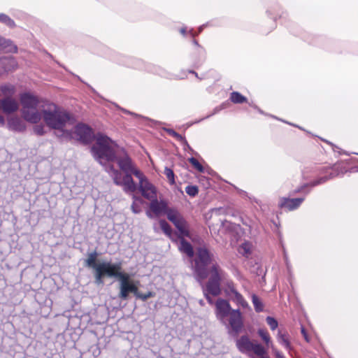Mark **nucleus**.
I'll use <instances>...</instances> for the list:
<instances>
[{
    "instance_id": "obj_37",
    "label": "nucleus",
    "mask_w": 358,
    "mask_h": 358,
    "mask_svg": "<svg viewBox=\"0 0 358 358\" xmlns=\"http://www.w3.org/2000/svg\"><path fill=\"white\" fill-rule=\"evenodd\" d=\"M164 130L166 131L167 134H169L170 136L176 138L178 141H185V138L182 137L180 134L176 132L172 129H164Z\"/></svg>"
},
{
    "instance_id": "obj_35",
    "label": "nucleus",
    "mask_w": 358,
    "mask_h": 358,
    "mask_svg": "<svg viewBox=\"0 0 358 358\" xmlns=\"http://www.w3.org/2000/svg\"><path fill=\"white\" fill-rule=\"evenodd\" d=\"M266 321L271 330L273 331L277 329L278 323L274 317L268 316L266 319Z\"/></svg>"
},
{
    "instance_id": "obj_27",
    "label": "nucleus",
    "mask_w": 358,
    "mask_h": 358,
    "mask_svg": "<svg viewBox=\"0 0 358 358\" xmlns=\"http://www.w3.org/2000/svg\"><path fill=\"white\" fill-rule=\"evenodd\" d=\"M258 334L262 338V339L265 342L268 347L271 346V337L268 332L262 329H259L258 330Z\"/></svg>"
},
{
    "instance_id": "obj_7",
    "label": "nucleus",
    "mask_w": 358,
    "mask_h": 358,
    "mask_svg": "<svg viewBox=\"0 0 358 358\" xmlns=\"http://www.w3.org/2000/svg\"><path fill=\"white\" fill-rule=\"evenodd\" d=\"M100 271V275H95V283L97 285L103 283V278L105 276L115 278L117 273L122 271V263L112 264L109 262H103L101 263Z\"/></svg>"
},
{
    "instance_id": "obj_22",
    "label": "nucleus",
    "mask_w": 358,
    "mask_h": 358,
    "mask_svg": "<svg viewBox=\"0 0 358 358\" xmlns=\"http://www.w3.org/2000/svg\"><path fill=\"white\" fill-rule=\"evenodd\" d=\"M133 203L131 204V208L134 213H139L141 211V205L143 203V201L141 198L133 195Z\"/></svg>"
},
{
    "instance_id": "obj_33",
    "label": "nucleus",
    "mask_w": 358,
    "mask_h": 358,
    "mask_svg": "<svg viewBox=\"0 0 358 358\" xmlns=\"http://www.w3.org/2000/svg\"><path fill=\"white\" fill-rule=\"evenodd\" d=\"M189 162L198 171L201 173L204 172V169L203 166L198 162L196 159H195L194 157H191L189 159Z\"/></svg>"
},
{
    "instance_id": "obj_4",
    "label": "nucleus",
    "mask_w": 358,
    "mask_h": 358,
    "mask_svg": "<svg viewBox=\"0 0 358 358\" xmlns=\"http://www.w3.org/2000/svg\"><path fill=\"white\" fill-rule=\"evenodd\" d=\"M212 261L211 255L205 248H199L194 259V271L197 280H203L208 275L207 266Z\"/></svg>"
},
{
    "instance_id": "obj_32",
    "label": "nucleus",
    "mask_w": 358,
    "mask_h": 358,
    "mask_svg": "<svg viewBox=\"0 0 358 358\" xmlns=\"http://www.w3.org/2000/svg\"><path fill=\"white\" fill-rule=\"evenodd\" d=\"M1 91L5 95L10 96L15 92L14 87L10 85H5L1 87Z\"/></svg>"
},
{
    "instance_id": "obj_52",
    "label": "nucleus",
    "mask_w": 358,
    "mask_h": 358,
    "mask_svg": "<svg viewBox=\"0 0 358 358\" xmlns=\"http://www.w3.org/2000/svg\"><path fill=\"white\" fill-rule=\"evenodd\" d=\"M203 27H204V25H202V26H201V27H199V32H201V31H202V29H203Z\"/></svg>"
},
{
    "instance_id": "obj_49",
    "label": "nucleus",
    "mask_w": 358,
    "mask_h": 358,
    "mask_svg": "<svg viewBox=\"0 0 358 358\" xmlns=\"http://www.w3.org/2000/svg\"><path fill=\"white\" fill-rule=\"evenodd\" d=\"M5 122L4 118L3 116L0 115V125H3Z\"/></svg>"
},
{
    "instance_id": "obj_29",
    "label": "nucleus",
    "mask_w": 358,
    "mask_h": 358,
    "mask_svg": "<svg viewBox=\"0 0 358 358\" xmlns=\"http://www.w3.org/2000/svg\"><path fill=\"white\" fill-rule=\"evenodd\" d=\"M115 278L119 280L120 285L130 282L129 274L124 273L122 271L117 273Z\"/></svg>"
},
{
    "instance_id": "obj_34",
    "label": "nucleus",
    "mask_w": 358,
    "mask_h": 358,
    "mask_svg": "<svg viewBox=\"0 0 358 358\" xmlns=\"http://www.w3.org/2000/svg\"><path fill=\"white\" fill-rule=\"evenodd\" d=\"M186 193L190 196H195L198 192V187L195 185H188L185 188Z\"/></svg>"
},
{
    "instance_id": "obj_55",
    "label": "nucleus",
    "mask_w": 358,
    "mask_h": 358,
    "mask_svg": "<svg viewBox=\"0 0 358 358\" xmlns=\"http://www.w3.org/2000/svg\"><path fill=\"white\" fill-rule=\"evenodd\" d=\"M260 357H261L260 358H269V357H264V355L260 356Z\"/></svg>"
},
{
    "instance_id": "obj_36",
    "label": "nucleus",
    "mask_w": 358,
    "mask_h": 358,
    "mask_svg": "<svg viewBox=\"0 0 358 358\" xmlns=\"http://www.w3.org/2000/svg\"><path fill=\"white\" fill-rule=\"evenodd\" d=\"M34 132L38 136H43L45 134V127L43 124H36L33 128Z\"/></svg>"
},
{
    "instance_id": "obj_51",
    "label": "nucleus",
    "mask_w": 358,
    "mask_h": 358,
    "mask_svg": "<svg viewBox=\"0 0 358 358\" xmlns=\"http://www.w3.org/2000/svg\"><path fill=\"white\" fill-rule=\"evenodd\" d=\"M193 43H194L195 45L199 46V43H198V42H197V41H196V40H193Z\"/></svg>"
},
{
    "instance_id": "obj_47",
    "label": "nucleus",
    "mask_w": 358,
    "mask_h": 358,
    "mask_svg": "<svg viewBox=\"0 0 358 358\" xmlns=\"http://www.w3.org/2000/svg\"><path fill=\"white\" fill-rule=\"evenodd\" d=\"M146 215L149 218H153L155 215L154 213L149 209V210L146 211Z\"/></svg>"
},
{
    "instance_id": "obj_1",
    "label": "nucleus",
    "mask_w": 358,
    "mask_h": 358,
    "mask_svg": "<svg viewBox=\"0 0 358 358\" xmlns=\"http://www.w3.org/2000/svg\"><path fill=\"white\" fill-rule=\"evenodd\" d=\"M92 151L114 183L122 186L126 193H134L138 189L141 195L149 201L157 197L156 187L136 167L125 150L111 138L100 135Z\"/></svg>"
},
{
    "instance_id": "obj_5",
    "label": "nucleus",
    "mask_w": 358,
    "mask_h": 358,
    "mask_svg": "<svg viewBox=\"0 0 358 358\" xmlns=\"http://www.w3.org/2000/svg\"><path fill=\"white\" fill-rule=\"evenodd\" d=\"M69 131H71L73 132V137L71 138H76L80 141L83 142V143L87 144L92 141V140L94 138L96 142L92 146L91 148V152L93 155V157L95 158L96 161L99 162V160L95 157L94 155L92 148L96 144L97 138L98 137L101 136H106L108 138L107 136L103 135L102 134H97L96 136H94V132L92 129L88 127L87 125L85 124H78L75 127L74 129H69Z\"/></svg>"
},
{
    "instance_id": "obj_11",
    "label": "nucleus",
    "mask_w": 358,
    "mask_h": 358,
    "mask_svg": "<svg viewBox=\"0 0 358 358\" xmlns=\"http://www.w3.org/2000/svg\"><path fill=\"white\" fill-rule=\"evenodd\" d=\"M149 208L155 217H158L162 214H166L167 216L169 212L172 210V208L168 206V202L166 200L159 201L157 197L150 201Z\"/></svg>"
},
{
    "instance_id": "obj_3",
    "label": "nucleus",
    "mask_w": 358,
    "mask_h": 358,
    "mask_svg": "<svg viewBox=\"0 0 358 358\" xmlns=\"http://www.w3.org/2000/svg\"><path fill=\"white\" fill-rule=\"evenodd\" d=\"M210 273V276L205 285L203 280H197L202 287L203 292L210 293L212 296H217L221 293L220 282L226 279L227 274L217 264L212 265Z\"/></svg>"
},
{
    "instance_id": "obj_39",
    "label": "nucleus",
    "mask_w": 358,
    "mask_h": 358,
    "mask_svg": "<svg viewBox=\"0 0 358 358\" xmlns=\"http://www.w3.org/2000/svg\"><path fill=\"white\" fill-rule=\"evenodd\" d=\"M154 296V294H153V293H152V292H148V293H146V294H141V293H139V294H138V297H137V298L141 299H142L143 301H145V300H147L148 299H149V298H150V297H152V296Z\"/></svg>"
},
{
    "instance_id": "obj_17",
    "label": "nucleus",
    "mask_w": 358,
    "mask_h": 358,
    "mask_svg": "<svg viewBox=\"0 0 358 358\" xmlns=\"http://www.w3.org/2000/svg\"><path fill=\"white\" fill-rule=\"evenodd\" d=\"M8 127L11 130L22 132L26 129V125L22 120L18 117H13L8 120Z\"/></svg>"
},
{
    "instance_id": "obj_9",
    "label": "nucleus",
    "mask_w": 358,
    "mask_h": 358,
    "mask_svg": "<svg viewBox=\"0 0 358 358\" xmlns=\"http://www.w3.org/2000/svg\"><path fill=\"white\" fill-rule=\"evenodd\" d=\"M231 309L229 303L223 299H218L215 302V315L218 320L226 324V318L231 313Z\"/></svg>"
},
{
    "instance_id": "obj_8",
    "label": "nucleus",
    "mask_w": 358,
    "mask_h": 358,
    "mask_svg": "<svg viewBox=\"0 0 358 358\" xmlns=\"http://www.w3.org/2000/svg\"><path fill=\"white\" fill-rule=\"evenodd\" d=\"M167 218L175 225L182 236H190L187 223L177 210L172 208V210L169 212Z\"/></svg>"
},
{
    "instance_id": "obj_24",
    "label": "nucleus",
    "mask_w": 358,
    "mask_h": 358,
    "mask_svg": "<svg viewBox=\"0 0 358 358\" xmlns=\"http://www.w3.org/2000/svg\"><path fill=\"white\" fill-rule=\"evenodd\" d=\"M252 302L257 313L262 312L264 310V304L261 299L255 294L252 295Z\"/></svg>"
},
{
    "instance_id": "obj_43",
    "label": "nucleus",
    "mask_w": 358,
    "mask_h": 358,
    "mask_svg": "<svg viewBox=\"0 0 358 358\" xmlns=\"http://www.w3.org/2000/svg\"><path fill=\"white\" fill-rule=\"evenodd\" d=\"M2 62L4 63L5 62H8V63H10L11 65H14L15 64V62L14 60V59L13 57H8V58H3L1 59Z\"/></svg>"
},
{
    "instance_id": "obj_41",
    "label": "nucleus",
    "mask_w": 358,
    "mask_h": 358,
    "mask_svg": "<svg viewBox=\"0 0 358 358\" xmlns=\"http://www.w3.org/2000/svg\"><path fill=\"white\" fill-rule=\"evenodd\" d=\"M224 104H222V105H221V106H219L215 107V108H214V110H213V113H211V114L208 115L206 117V118H208V117H210V116H212V115H215V114H216V113H219L221 110H222V109H224Z\"/></svg>"
},
{
    "instance_id": "obj_50",
    "label": "nucleus",
    "mask_w": 358,
    "mask_h": 358,
    "mask_svg": "<svg viewBox=\"0 0 358 358\" xmlns=\"http://www.w3.org/2000/svg\"><path fill=\"white\" fill-rule=\"evenodd\" d=\"M180 31V33L182 35H185V34H186V28H181Z\"/></svg>"
},
{
    "instance_id": "obj_13",
    "label": "nucleus",
    "mask_w": 358,
    "mask_h": 358,
    "mask_svg": "<svg viewBox=\"0 0 358 358\" xmlns=\"http://www.w3.org/2000/svg\"><path fill=\"white\" fill-rule=\"evenodd\" d=\"M326 168H320L317 166H307L305 167L302 171L303 179L308 180L312 178L316 177L318 179L320 177H322L321 175L324 173ZM328 180L332 178L334 176L331 174L329 176H327Z\"/></svg>"
},
{
    "instance_id": "obj_46",
    "label": "nucleus",
    "mask_w": 358,
    "mask_h": 358,
    "mask_svg": "<svg viewBox=\"0 0 358 358\" xmlns=\"http://www.w3.org/2000/svg\"><path fill=\"white\" fill-rule=\"evenodd\" d=\"M301 334L303 336L305 340L307 341V342H309V338H308V334L305 330V329L303 327H301Z\"/></svg>"
},
{
    "instance_id": "obj_26",
    "label": "nucleus",
    "mask_w": 358,
    "mask_h": 358,
    "mask_svg": "<svg viewBox=\"0 0 358 358\" xmlns=\"http://www.w3.org/2000/svg\"><path fill=\"white\" fill-rule=\"evenodd\" d=\"M159 226L163 232L170 238L172 237V229L167 222L164 220L159 221Z\"/></svg>"
},
{
    "instance_id": "obj_10",
    "label": "nucleus",
    "mask_w": 358,
    "mask_h": 358,
    "mask_svg": "<svg viewBox=\"0 0 358 358\" xmlns=\"http://www.w3.org/2000/svg\"><path fill=\"white\" fill-rule=\"evenodd\" d=\"M229 317V325L231 331L238 334L243 327V319L239 309L232 310Z\"/></svg>"
},
{
    "instance_id": "obj_14",
    "label": "nucleus",
    "mask_w": 358,
    "mask_h": 358,
    "mask_svg": "<svg viewBox=\"0 0 358 358\" xmlns=\"http://www.w3.org/2000/svg\"><path fill=\"white\" fill-rule=\"evenodd\" d=\"M304 201V198L289 199L281 198L279 206L282 208H287L289 210H293L299 208Z\"/></svg>"
},
{
    "instance_id": "obj_28",
    "label": "nucleus",
    "mask_w": 358,
    "mask_h": 358,
    "mask_svg": "<svg viewBox=\"0 0 358 358\" xmlns=\"http://www.w3.org/2000/svg\"><path fill=\"white\" fill-rule=\"evenodd\" d=\"M0 22L9 27H14L15 26V22L9 16L3 13L0 14Z\"/></svg>"
},
{
    "instance_id": "obj_20",
    "label": "nucleus",
    "mask_w": 358,
    "mask_h": 358,
    "mask_svg": "<svg viewBox=\"0 0 358 358\" xmlns=\"http://www.w3.org/2000/svg\"><path fill=\"white\" fill-rule=\"evenodd\" d=\"M328 180L327 177H320L318 179L313 180L308 183H306L301 185L299 188L294 191V193L302 192L305 188L310 187H313L320 185H322Z\"/></svg>"
},
{
    "instance_id": "obj_53",
    "label": "nucleus",
    "mask_w": 358,
    "mask_h": 358,
    "mask_svg": "<svg viewBox=\"0 0 358 358\" xmlns=\"http://www.w3.org/2000/svg\"><path fill=\"white\" fill-rule=\"evenodd\" d=\"M189 73H194L197 76V73L194 71H190Z\"/></svg>"
},
{
    "instance_id": "obj_18",
    "label": "nucleus",
    "mask_w": 358,
    "mask_h": 358,
    "mask_svg": "<svg viewBox=\"0 0 358 358\" xmlns=\"http://www.w3.org/2000/svg\"><path fill=\"white\" fill-rule=\"evenodd\" d=\"M0 50L5 52H16L17 48L10 40L0 37Z\"/></svg>"
},
{
    "instance_id": "obj_25",
    "label": "nucleus",
    "mask_w": 358,
    "mask_h": 358,
    "mask_svg": "<svg viewBox=\"0 0 358 358\" xmlns=\"http://www.w3.org/2000/svg\"><path fill=\"white\" fill-rule=\"evenodd\" d=\"M277 340L278 343L284 346L286 349H290V343L286 334H282L280 331H279L277 336Z\"/></svg>"
},
{
    "instance_id": "obj_38",
    "label": "nucleus",
    "mask_w": 358,
    "mask_h": 358,
    "mask_svg": "<svg viewBox=\"0 0 358 358\" xmlns=\"http://www.w3.org/2000/svg\"><path fill=\"white\" fill-rule=\"evenodd\" d=\"M120 110H121L123 113H126V114L131 115L134 116L135 117H138V118L143 119V120H145L151 121V120H150V119H148V117H143V116H142V115H138V114L134 113L131 112V111H129V110H126V109H124V108H120Z\"/></svg>"
},
{
    "instance_id": "obj_48",
    "label": "nucleus",
    "mask_w": 358,
    "mask_h": 358,
    "mask_svg": "<svg viewBox=\"0 0 358 358\" xmlns=\"http://www.w3.org/2000/svg\"><path fill=\"white\" fill-rule=\"evenodd\" d=\"M250 105L252 106L254 108L257 109L258 112H259L260 113H263V111L260 108H259L256 105H253L252 103H250Z\"/></svg>"
},
{
    "instance_id": "obj_16",
    "label": "nucleus",
    "mask_w": 358,
    "mask_h": 358,
    "mask_svg": "<svg viewBox=\"0 0 358 358\" xmlns=\"http://www.w3.org/2000/svg\"><path fill=\"white\" fill-rule=\"evenodd\" d=\"M97 255H98L96 252H93L89 254L87 259L85 260L86 266L92 268L94 270V275L101 274L100 267H101V263H96Z\"/></svg>"
},
{
    "instance_id": "obj_6",
    "label": "nucleus",
    "mask_w": 358,
    "mask_h": 358,
    "mask_svg": "<svg viewBox=\"0 0 358 358\" xmlns=\"http://www.w3.org/2000/svg\"><path fill=\"white\" fill-rule=\"evenodd\" d=\"M238 350L243 353L253 352L257 356H262L266 353V349L259 343L250 341L248 336H242L236 341Z\"/></svg>"
},
{
    "instance_id": "obj_15",
    "label": "nucleus",
    "mask_w": 358,
    "mask_h": 358,
    "mask_svg": "<svg viewBox=\"0 0 358 358\" xmlns=\"http://www.w3.org/2000/svg\"><path fill=\"white\" fill-rule=\"evenodd\" d=\"M1 105L3 112L6 113H13L18 109L17 102L10 97H6L2 99L1 101Z\"/></svg>"
},
{
    "instance_id": "obj_54",
    "label": "nucleus",
    "mask_w": 358,
    "mask_h": 358,
    "mask_svg": "<svg viewBox=\"0 0 358 358\" xmlns=\"http://www.w3.org/2000/svg\"><path fill=\"white\" fill-rule=\"evenodd\" d=\"M284 257H285V259H287V254H286L285 252H284Z\"/></svg>"
},
{
    "instance_id": "obj_30",
    "label": "nucleus",
    "mask_w": 358,
    "mask_h": 358,
    "mask_svg": "<svg viewBox=\"0 0 358 358\" xmlns=\"http://www.w3.org/2000/svg\"><path fill=\"white\" fill-rule=\"evenodd\" d=\"M164 174L166 176L170 184H175V175L173 170L170 168L166 167L164 169Z\"/></svg>"
},
{
    "instance_id": "obj_2",
    "label": "nucleus",
    "mask_w": 358,
    "mask_h": 358,
    "mask_svg": "<svg viewBox=\"0 0 358 358\" xmlns=\"http://www.w3.org/2000/svg\"><path fill=\"white\" fill-rule=\"evenodd\" d=\"M20 99L22 117L24 120L37 124L43 119L49 128L57 131L55 134L58 138L71 139L73 137V132L64 128L73 126L75 119L66 110L27 92L22 94Z\"/></svg>"
},
{
    "instance_id": "obj_31",
    "label": "nucleus",
    "mask_w": 358,
    "mask_h": 358,
    "mask_svg": "<svg viewBox=\"0 0 358 358\" xmlns=\"http://www.w3.org/2000/svg\"><path fill=\"white\" fill-rule=\"evenodd\" d=\"M239 253L244 256H247L250 254V245L248 243H243L238 249Z\"/></svg>"
},
{
    "instance_id": "obj_21",
    "label": "nucleus",
    "mask_w": 358,
    "mask_h": 358,
    "mask_svg": "<svg viewBox=\"0 0 358 358\" xmlns=\"http://www.w3.org/2000/svg\"><path fill=\"white\" fill-rule=\"evenodd\" d=\"M131 282L127 284H122L120 285V293L119 298L123 300H126L129 294L130 293Z\"/></svg>"
},
{
    "instance_id": "obj_45",
    "label": "nucleus",
    "mask_w": 358,
    "mask_h": 358,
    "mask_svg": "<svg viewBox=\"0 0 358 358\" xmlns=\"http://www.w3.org/2000/svg\"><path fill=\"white\" fill-rule=\"evenodd\" d=\"M203 294H204L206 299H207L208 302L210 304H213V301L212 298L210 296V295H211L210 293L203 292Z\"/></svg>"
},
{
    "instance_id": "obj_44",
    "label": "nucleus",
    "mask_w": 358,
    "mask_h": 358,
    "mask_svg": "<svg viewBox=\"0 0 358 358\" xmlns=\"http://www.w3.org/2000/svg\"><path fill=\"white\" fill-rule=\"evenodd\" d=\"M183 145H184V149L186 150V149H188L191 152H193V150L192 149V148L189 146V145L188 144L187 141H186V139L185 138V141H180Z\"/></svg>"
},
{
    "instance_id": "obj_42",
    "label": "nucleus",
    "mask_w": 358,
    "mask_h": 358,
    "mask_svg": "<svg viewBox=\"0 0 358 358\" xmlns=\"http://www.w3.org/2000/svg\"><path fill=\"white\" fill-rule=\"evenodd\" d=\"M271 348L273 351V352L275 353V355L276 357V358H285V357L283 356V355L279 351H278L273 346V345H271Z\"/></svg>"
},
{
    "instance_id": "obj_23",
    "label": "nucleus",
    "mask_w": 358,
    "mask_h": 358,
    "mask_svg": "<svg viewBox=\"0 0 358 358\" xmlns=\"http://www.w3.org/2000/svg\"><path fill=\"white\" fill-rule=\"evenodd\" d=\"M230 100L234 103H242L247 101V98L238 92H233L230 94Z\"/></svg>"
},
{
    "instance_id": "obj_40",
    "label": "nucleus",
    "mask_w": 358,
    "mask_h": 358,
    "mask_svg": "<svg viewBox=\"0 0 358 358\" xmlns=\"http://www.w3.org/2000/svg\"><path fill=\"white\" fill-rule=\"evenodd\" d=\"M130 293H134L136 297H138V296L139 294L138 287L131 282V286H130Z\"/></svg>"
},
{
    "instance_id": "obj_12",
    "label": "nucleus",
    "mask_w": 358,
    "mask_h": 358,
    "mask_svg": "<svg viewBox=\"0 0 358 358\" xmlns=\"http://www.w3.org/2000/svg\"><path fill=\"white\" fill-rule=\"evenodd\" d=\"M227 294L230 299L235 302L238 306L244 308H249L248 302L245 300L242 294L235 289L232 282L228 283Z\"/></svg>"
},
{
    "instance_id": "obj_19",
    "label": "nucleus",
    "mask_w": 358,
    "mask_h": 358,
    "mask_svg": "<svg viewBox=\"0 0 358 358\" xmlns=\"http://www.w3.org/2000/svg\"><path fill=\"white\" fill-rule=\"evenodd\" d=\"M185 236L180 238V242L179 245V250L186 254L189 257H192L194 255V250L192 245L187 242L185 238Z\"/></svg>"
}]
</instances>
